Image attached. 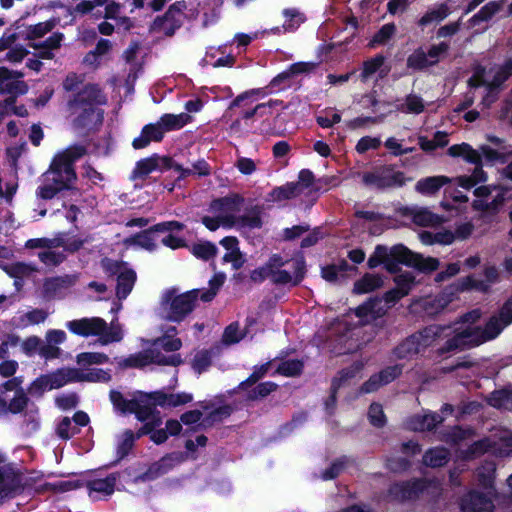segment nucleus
I'll return each mask as SVG.
<instances>
[{
	"label": "nucleus",
	"mask_w": 512,
	"mask_h": 512,
	"mask_svg": "<svg viewBox=\"0 0 512 512\" xmlns=\"http://www.w3.org/2000/svg\"><path fill=\"white\" fill-rule=\"evenodd\" d=\"M110 400L112 401L115 408L123 413L129 412L133 405V400H126L123 395L115 390L110 392Z\"/></svg>",
	"instance_id": "64"
},
{
	"label": "nucleus",
	"mask_w": 512,
	"mask_h": 512,
	"mask_svg": "<svg viewBox=\"0 0 512 512\" xmlns=\"http://www.w3.org/2000/svg\"><path fill=\"white\" fill-rule=\"evenodd\" d=\"M352 267L345 260H341L337 264L328 265L322 268L321 275L322 277L331 283H336L341 279L346 277V273L348 270H351Z\"/></svg>",
	"instance_id": "33"
},
{
	"label": "nucleus",
	"mask_w": 512,
	"mask_h": 512,
	"mask_svg": "<svg viewBox=\"0 0 512 512\" xmlns=\"http://www.w3.org/2000/svg\"><path fill=\"white\" fill-rule=\"evenodd\" d=\"M303 363L300 360L291 359L279 364L276 372L286 377H294L302 372Z\"/></svg>",
	"instance_id": "54"
},
{
	"label": "nucleus",
	"mask_w": 512,
	"mask_h": 512,
	"mask_svg": "<svg viewBox=\"0 0 512 512\" xmlns=\"http://www.w3.org/2000/svg\"><path fill=\"white\" fill-rule=\"evenodd\" d=\"M29 401V397L25 393L24 389L17 390V392L14 394L13 398L9 401V403L6 402V414L22 413L28 406Z\"/></svg>",
	"instance_id": "45"
},
{
	"label": "nucleus",
	"mask_w": 512,
	"mask_h": 512,
	"mask_svg": "<svg viewBox=\"0 0 512 512\" xmlns=\"http://www.w3.org/2000/svg\"><path fill=\"white\" fill-rule=\"evenodd\" d=\"M504 3L505 0L488 2L472 17L471 20L474 23L485 22L490 20L503 8Z\"/></svg>",
	"instance_id": "42"
},
{
	"label": "nucleus",
	"mask_w": 512,
	"mask_h": 512,
	"mask_svg": "<svg viewBox=\"0 0 512 512\" xmlns=\"http://www.w3.org/2000/svg\"><path fill=\"white\" fill-rule=\"evenodd\" d=\"M169 168L180 173L179 178H185L192 174H198L199 176H207L210 174L209 165L205 160H199L193 165V169L184 168L178 163H170Z\"/></svg>",
	"instance_id": "41"
},
{
	"label": "nucleus",
	"mask_w": 512,
	"mask_h": 512,
	"mask_svg": "<svg viewBox=\"0 0 512 512\" xmlns=\"http://www.w3.org/2000/svg\"><path fill=\"white\" fill-rule=\"evenodd\" d=\"M384 313L385 310L381 307V301L378 299L369 300L355 310L356 316L361 318L364 323H369Z\"/></svg>",
	"instance_id": "28"
},
{
	"label": "nucleus",
	"mask_w": 512,
	"mask_h": 512,
	"mask_svg": "<svg viewBox=\"0 0 512 512\" xmlns=\"http://www.w3.org/2000/svg\"><path fill=\"white\" fill-rule=\"evenodd\" d=\"M216 251V247L209 242L198 243L192 246L193 255L203 260L213 258L216 255Z\"/></svg>",
	"instance_id": "60"
},
{
	"label": "nucleus",
	"mask_w": 512,
	"mask_h": 512,
	"mask_svg": "<svg viewBox=\"0 0 512 512\" xmlns=\"http://www.w3.org/2000/svg\"><path fill=\"white\" fill-rule=\"evenodd\" d=\"M463 512H493V503L490 498L473 492L462 508Z\"/></svg>",
	"instance_id": "27"
},
{
	"label": "nucleus",
	"mask_w": 512,
	"mask_h": 512,
	"mask_svg": "<svg viewBox=\"0 0 512 512\" xmlns=\"http://www.w3.org/2000/svg\"><path fill=\"white\" fill-rule=\"evenodd\" d=\"M125 244L139 246L147 250H154L156 248L152 230L149 229L142 231L133 237L127 238L125 240Z\"/></svg>",
	"instance_id": "46"
},
{
	"label": "nucleus",
	"mask_w": 512,
	"mask_h": 512,
	"mask_svg": "<svg viewBox=\"0 0 512 512\" xmlns=\"http://www.w3.org/2000/svg\"><path fill=\"white\" fill-rule=\"evenodd\" d=\"M381 145V139L378 137L364 136L356 144V151L360 154L368 150H376Z\"/></svg>",
	"instance_id": "63"
},
{
	"label": "nucleus",
	"mask_w": 512,
	"mask_h": 512,
	"mask_svg": "<svg viewBox=\"0 0 512 512\" xmlns=\"http://www.w3.org/2000/svg\"><path fill=\"white\" fill-rule=\"evenodd\" d=\"M136 281V273L131 269L120 272L117 278L116 295L119 299H125L133 289Z\"/></svg>",
	"instance_id": "31"
},
{
	"label": "nucleus",
	"mask_w": 512,
	"mask_h": 512,
	"mask_svg": "<svg viewBox=\"0 0 512 512\" xmlns=\"http://www.w3.org/2000/svg\"><path fill=\"white\" fill-rule=\"evenodd\" d=\"M177 333L176 327H169L164 335L152 342V348L146 349L121 360L120 366L124 368H143L150 364L178 366L182 363L179 354L165 356L157 347H162L167 352L178 351L182 347L180 338L172 337Z\"/></svg>",
	"instance_id": "4"
},
{
	"label": "nucleus",
	"mask_w": 512,
	"mask_h": 512,
	"mask_svg": "<svg viewBox=\"0 0 512 512\" xmlns=\"http://www.w3.org/2000/svg\"><path fill=\"white\" fill-rule=\"evenodd\" d=\"M422 352L423 351L414 334L404 340L395 349V354L398 358H412Z\"/></svg>",
	"instance_id": "40"
},
{
	"label": "nucleus",
	"mask_w": 512,
	"mask_h": 512,
	"mask_svg": "<svg viewBox=\"0 0 512 512\" xmlns=\"http://www.w3.org/2000/svg\"><path fill=\"white\" fill-rule=\"evenodd\" d=\"M423 488L424 482L417 480L412 483L396 484L391 488L390 492L396 499L407 500L416 497Z\"/></svg>",
	"instance_id": "29"
},
{
	"label": "nucleus",
	"mask_w": 512,
	"mask_h": 512,
	"mask_svg": "<svg viewBox=\"0 0 512 512\" xmlns=\"http://www.w3.org/2000/svg\"><path fill=\"white\" fill-rule=\"evenodd\" d=\"M394 280L400 296L403 297L409 294L415 284L414 276L409 272L397 275Z\"/></svg>",
	"instance_id": "57"
},
{
	"label": "nucleus",
	"mask_w": 512,
	"mask_h": 512,
	"mask_svg": "<svg viewBox=\"0 0 512 512\" xmlns=\"http://www.w3.org/2000/svg\"><path fill=\"white\" fill-rule=\"evenodd\" d=\"M185 460V457L180 452H174L162 457L159 461L154 462L149 466V468L138 477L140 481H151L154 480L169 470H171L174 466L182 463Z\"/></svg>",
	"instance_id": "17"
},
{
	"label": "nucleus",
	"mask_w": 512,
	"mask_h": 512,
	"mask_svg": "<svg viewBox=\"0 0 512 512\" xmlns=\"http://www.w3.org/2000/svg\"><path fill=\"white\" fill-rule=\"evenodd\" d=\"M450 182L451 179L444 175L425 177L417 181L415 190L422 195H434Z\"/></svg>",
	"instance_id": "25"
},
{
	"label": "nucleus",
	"mask_w": 512,
	"mask_h": 512,
	"mask_svg": "<svg viewBox=\"0 0 512 512\" xmlns=\"http://www.w3.org/2000/svg\"><path fill=\"white\" fill-rule=\"evenodd\" d=\"M63 40V33L54 32L47 39L31 42L29 46L37 52L36 56L38 58L52 60L55 58V52L61 48Z\"/></svg>",
	"instance_id": "18"
},
{
	"label": "nucleus",
	"mask_w": 512,
	"mask_h": 512,
	"mask_svg": "<svg viewBox=\"0 0 512 512\" xmlns=\"http://www.w3.org/2000/svg\"><path fill=\"white\" fill-rule=\"evenodd\" d=\"M29 54V51L22 45H11L3 60L11 64L21 63Z\"/></svg>",
	"instance_id": "58"
},
{
	"label": "nucleus",
	"mask_w": 512,
	"mask_h": 512,
	"mask_svg": "<svg viewBox=\"0 0 512 512\" xmlns=\"http://www.w3.org/2000/svg\"><path fill=\"white\" fill-rule=\"evenodd\" d=\"M78 432V430L73 427L72 425V422L70 420L69 417H64L60 422L59 424L57 425V428H56V433L57 435L63 439V440H68L70 439L72 436H74L76 433Z\"/></svg>",
	"instance_id": "62"
},
{
	"label": "nucleus",
	"mask_w": 512,
	"mask_h": 512,
	"mask_svg": "<svg viewBox=\"0 0 512 512\" xmlns=\"http://www.w3.org/2000/svg\"><path fill=\"white\" fill-rule=\"evenodd\" d=\"M511 323L512 298L507 300L498 314L488 320L484 330L468 327L458 331L452 330L451 326L431 325L414 335L423 352L446 339L445 344L438 349L439 354H444L493 340Z\"/></svg>",
	"instance_id": "2"
},
{
	"label": "nucleus",
	"mask_w": 512,
	"mask_h": 512,
	"mask_svg": "<svg viewBox=\"0 0 512 512\" xmlns=\"http://www.w3.org/2000/svg\"><path fill=\"white\" fill-rule=\"evenodd\" d=\"M67 329L80 337H98L101 345L120 342L123 339V333L120 325L108 324L100 317H84L74 319L66 323Z\"/></svg>",
	"instance_id": "6"
},
{
	"label": "nucleus",
	"mask_w": 512,
	"mask_h": 512,
	"mask_svg": "<svg viewBox=\"0 0 512 512\" xmlns=\"http://www.w3.org/2000/svg\"><path fill=\"white\" fill-rule=\"evenodd\" d=\"M449 458V452L445 448H433L428 450L423 456V463L431 467H441L445 465Z\"/></svg>",
	"instance_id": "43"
},
{
	"label": "nucleus",
	"mask_w": 512,
	"mask_h": 512,
	"mask_svg": "<svg viewBox=\"0 0 512 512\" xmlns=\"http://www.w3.org/2000/svg\"><path fill=\"white\" fill-rule=\"evenodd\" d=\"M109 361V357L101 352H83L77 355L76 362L81 366L93 364H104Z\"/></svg>",
	"instance_id": "51"
},
{
	"label": "nucleus",
	"mask_w": 512,
	"mask_h": 512,
	"mask_svg": "<svg viewBox=\"0 0 512 512\" xmlns=\"http://www.w3.org/2000/svg\"><path fill=\"white\" fill-rule=\"evenodd\" d=\"M21 484L20 474L8 463L6 457L0 452V503Z\"/></svg>",
	"instance_id": "16"
},
{
	"label": "nucleus",
	"mask_w": 512,
	"mask_h": 512,
	"mask_svg": "<svg viewBox=\"0 0 512 512\" xmlns=\"http://www.w3.org/2000/svg\"><path fill=\"white\" fill-rule=\"evenodd\" d=\"M191 121V116L188 113L180 114H164L160 118V125L163 126L165 132L177 130L184 127Z\"/></svg>",
	"instance_id": "36"
},
{
	"label": "nucleus",
	"mask_w": 512,
	"mask_h": 512,
	"mask_svg": "<svg viewBox=\"0 0 512 512\" xmlns=\"http://www.w3.org/2000/svg\"><path fill=\"white\" fill-rule=\"evenodd\" d=\"M77 279V275L67 274L46 278L43 282V293L46 297H55L74 286Z\"/></svg>",
	"instance_id": "21"
},
{
	"label": "nucleus",
	"mask_w": 512,
	"mask_h": 512,
	"mask_svg": "<svg viewBox=\"0 0 512 512\" xmlns=\"http://www.w3.org/2000/svg\"><path fill=\"white\" fill-rule=\"evenodd\" d=\"M224 281V274L214 275L213 278L209 281L210 288L205 292L200 291V299L204 302L211 301L216 296L219 288L223 285Z\"/></svg>",
	"instance_id": "56"
},
{
	"label": "nucleus",
	"mask_w": 512,
	"mask_h": 512,
	"mask_svg": "<svg viewBox=\"0 0 512 512\" xmlns=\"http://www.w3.org/2000/svg\"><path fill=\"white\" fill-rule=\"evenodd\" d=\"M199 298V289L181 294H176L175 290H168L161 298L159 316L163 320L179 323L195 309Z\"/></svg>",
	"instance_id": "7"
},
{
	"label": "nucleus",
	"mask_w": 512,
	"mask_h": 512,
	"mask_svg": "<svg viewBox=\"0 0 512 512\" xmlns=\"http://www.w3.org/2000/svg\"><path fill=\"white\" fill-rule=\"evenodd\" d=\"M244 199L239 195H230L216 199L210 204V211L214 216H204L202 223L210 231L223 227L234 228L238 213L241 212Z\"/></svg>",
	"instance_id": "8"
},
{
	"label": "nucleus",
	"mask_w": 512,
	"mask_h": 512,
	"mask_svg": "<svg viewBox=\"0 0 512 512\" xmlns=\"http://www.w3.org/2000/svg\"><path fill=\"white\" fill-rule=\"evenodd\" d=\"M145 396L148 400L152 401L153 405H158L164 408L179 407L190 403L193 400L192 394L186 392L166 393L164 391H155L150 394H146Z\"/></svg>",
	"instance_id": "19"
},
{
	"label": "nucleus",
	"mask_w": 512,
	"mask_h": 512,
	"mask_svg": "<svg viewBox=\"0 0 512 512\" xmlns=\"http://www.w3.org/2000/svg\"><path fill=\"white\" fill-rule=\"evenodd\" d=\"M56 24L57 21L53 19L29 26L26 32V40L31 43L42 39L55 28Z\"/></svg>",
	"instance_id": "37"
},
{
	"label": "nucleus",
	"mask_w": 512,
	"mask_h": 512,
	"mask_svg": "<svg viewBox=\"0 0 512 512\" xmlns=\"http://www.w3.org/2000/svg\"><path fill=\"white\" fill-rule=\"evenodd\" d=\"M270 365L271 363L267 362L262 365L255 366L252 374L239 384L238 389H246L255 385L268 373Z\"/></svg>",
	"instance_id": "55"
},
{
	"label": "nucleus",
	"mask_w": 512,
	"mask_h": 512,
	"mask_svg": "<svg viewBox=\"0 0 512 512\" xmlns=\"http://www.w3.org/2000/svg\"><path fill=\"white\" fill-rule=\"evenodd\" d=\"M283 14L285 17L283 24L285 31H294L305 21L304 15L297 9H286Z\"/></svg>",
	"instance_id": "53"
},
{
	"label": "nucleus",
	"mask_w": 512,
	"mask_h": 512,
	"mask_svg": "<svg viewBox=\"0 0 512 512\" xmlns=\"http://www.w3.org/2000/svg\"><path fill=\"white\" fill-rule=\"evenodd\" d=\"M399 263L426 272L434 271L439 266V261L436 258H424L420 254L413 253L403 245H395L391 248L378 245L368 259L369 268H376L380 264H384L390 272H393Z\"/></svg>",
	"instance_id": "5"
},
{
	"label": "nucleus",
	"mask_w": 512,
	"mask_h": 512,
	"mask_svg": "<svg viewBox=\"0 0 512 512\" xmlns=\"http://www.w3.org/2000/svg\"><path fill=\"white\" fill-rule=\"evenodd\" d=\"M450 8L447 4L441 3L428 9L425 14L417 21L419 27H425L439 23L448 17Z\"/></svg>",
	"instance_id": "26"
},
{
	"label": "nucleus",
	"mask_w": 512,
	"mask_h": 512,
	"mask_svg": "<svg viewBox=\"0 0 512 512\" xmlns=\"http://www.w3.org/2000/svg\"><path fill=\"white\" fill-rule=\"evenodd\" d=\"M1 268L14 279L28 278L39 272L36 265L26 262H15L10 265L1 266Z\"/></svg>",
	"instance_id": "30"
},
{
	"label": "nucleus",
	"mask_w": 512,
	"mask_h": 512,
	"mask_svg": "<svg viewBox=\"0 0 512 512\" xmlns=\"http://www.w3.org/2000/svg\"><path fill=\"white\" fill-rule=\"evenodd\" d=\"M443 421V418L436 414L415 415L406 422L408 429L412 431H430Z\"/></svg>",
	"instance_id": "24"
},
{
	"label": "nucleus",
	"mask_w": 512,
	"mask_h": 512,
	"mask_svg": "<svg viewBox=\"0 0 512 512\" xmlns=\"http://www.w3.org/2000/svg\"><path fill=\"white\" fill-rule=\"evenodd\" d=\"M412 220L419 226H437L443 222V219L432 213L427 208L413 209L411 212Z\"/></svg>",
	"instance_id": "35"
},
{
	"label": "nucleus",
	"mask_w": 512,
	"mask_h": 512,
	"mask_svg": "<svg viewBox=\"0 0 512 512\" xmlns=\"http://www.w3.org/2000/svg\"><path fill=\"white\" fill-rule=\"evenodd\" d=\"M504 200V191L502 189L492 201L488 202L486 199H476L473 201L472 206L477 211L493 214L496 213L499 207L503 205Z\"/></svg>",
	"instance_id": "44"
},
{
	"label": "nucleus",
	"mask_w": 512,
	"mask_h": 512,
	"mask_svg": "<svg viewBox=\"0 0 512 512\" xmlns=\"http://www.w3.org/2000/svg\"><path fill=\"white\" fill-rule=\"evenodd\" d=\"M396 33V26L394 23H387L373 36L369 43L371 48L377 45H385Z\"/></svg>",
	"instance_id": "48"
},
{
	"label": "nucleus",
	"mask_w": 512,
	"mask_h": 512,
	"mask_svg": "<svg viewBox=\"0 0 512 512\" xmlns=\"http://www.w3.org/2000/svg\"><path fill=\"white\" fill-rule=\"evenodd\" d=\"M62 89L65 93L63 111L72 127L87 132L98 129L108 102L104 89L97 83L85 82V76L75 72L65 76Z\"/></svg>",
	"instance_id": "1"
},
{
	"label": "nucleus",
	"mask_w": 512,
	"mask_h": 512,
	"mask_svg": "<svg viewBox=\"0 0 512 512\" xmlns=\"http://www.w3.org/2000/svg\"><path fill=\"white\" fill-rule=\"evenodd\" d=\"M270 279L275 284L300 283L304 276V262L299 259L284 260L279 255H273L268 260Z\"/></svg>",
	"instance_id": "11"
},
{
	"label": "nucleus",
	"mask_w": 512,
	"mask_h": 512,
	"mask_svg": "<svg viewBox=\"0 0 512 512\" xmlns=\"http://www.w3.org/2000/svg\"><path fill=\"white\" fill-rule=\"evenodd\" d=\"M431 66L426 52L422 48L416 49L407 58V67L413 70H423Z\"/></svg>",
	"instance_id": "49"
},
{
	"label": "nucleus",
	"mask_w": 512,
	"mask_h": 512,
	"mask_svg": "<svg viewBox=\"0 0 512 512\" xmlns=\"http://www.w3.org/2000/svg\"><path fill=\"white\" fill-rule=\"evenodd\" d=\"M61 246H64V239L61 237L32 238L27 240L24 245L26 249H38L39 261L49 269L58 267L66 260V254L60 250Z\"/></svg>",
	"instance_id": "12"
},
{
	"label": "nucleus",
	"mask_w": 512,
	"mask_h": 512,
	"mask_svg": "<svg viewBox=\"0 0 512 512\" xmlns=\"http://www.w3.org/2000/svg\"><path fill=\"white\" fill-rule=\"evenodd\" d=\"M235 222L234 228L241 231L260 229L263 226V208L258 205L247 208L244 213H238Z\"/></svg>",
	"instance_id": "20"
},
{
	"label": "nucleus",
	"mask_w": 512,
	"mask_h": 512,
	"mask_svg": "<svg viewBox=\"0 0 512 512\" xmlns=\"http://www.w3.org/2000/svg\"><path fill=\"white\" fill-rule=\"evenodd\" d=\"M383 285V280L375 274H365L354 283L353 292L356 294L370 293Z\"/></svg>",
	"instance_id": "34"
},
{
	"label": "nucleus",
	"mask_w": 512,
	"mask_h": 512,
	"mask_svg": "<svg viewBox=\"0 0 512 512\" xmlns=\"http://www.w3.org/2000/svg\"><path fill=\"white\" fill-rule=\"evenodd\" d=\"M512 75V59H507L499 66L491 80L487 79L486 68L476 63L472 67V75L468 79L467 84L470 88L485 87L486 90L492 91L499 88Z\"/></svg>",
	"instance_id": "13"
},
{
	"label": "nucleus",
	"mask_w": 512,
	"mask_h": 512,
	"mask_svg": "<svg viewBox=\"0 0 512 512\" xmlns=\"http://www.w3.org/2000/svg\"><path fill=\"white\" fill-rule=\"evenodd\" d=\"M116 485V477L114 475L107 476L104 479H94L87 483L90 495L92 493H101L103 495H111Z\"/></svg>",
	"instance_id": "38"
},
{
	"label": "nucleus",
	"mask_w": 512,
	"mask_h": 512,
	"mask_svg": "<svg viewBox=\"0 0 512 512\" xmlns=\"http://www.w3.org/2000/svg\"><path fill=\"white\" fill-rule=\"evenodd\" d=\"M145 395L141 394L139 399H133L132 409L129 411V413H134L137 419L142 422L149 420L154 412V408L145 403L146 401L151 402Z\"/></svg>",
	"instance_id": "39"
},
{
	"label": "nucleus",
	"mask_w": 512,
	"mask_h": 512,
	"mask_svg": "<svg viewBox=\"0 0 512 512\" xmlns=\"http://www.w3.org/2000/svg\"><path fill=\"white\" fill-rule=\"evenodd\" d=\"M447 154L454 158L461 157L466 162L476 165L472 175L459 176L455 179L456 183L462 188L470 189L478 183L485 182L487 180V175L481 167V157L479 152L468 143L450 146L447 150Z\"/></svg>",
	"instance_id": "10"
},
{
	"label": "nucleus",
	"mask_w": 512,
	"mask_h": 512,
	"mask_svg": "<svg viewBox=\"0 0 512 512\" xmlns=\"http://www.w3.org/2000/svg\"><path fill=\"white\" fill-rule=\"evenodd\" d=\"M412 178L392 165H382L363 173L362 182L366 187L377 190L397 189L406 185Z\"/></svg>",
	"instance_id": "9"
},
{
	"label": "nucleus",
	"mask_w": 512,
	"mask_h": 512,
	"mask_svg": "<svg viewBox=\"0 0 512 512\" xmlns=\"http://www.w3.org/2000/svg\"><path fill=\"white\" fill-rule=\"evenodd\" d=\"M298 186L294 185L293 182L288 183L284 186L277 187L270 193V199L272 201H283L291 198H295L300 195Z\"/></svg>",
	"instance_id": "47"
},
{
	"label": "nucleus",
	"mask_w": 512,
	"mask_h": 512,
	"mask_svg": "<svg viewBox=\"0 0 512 512\" xmlns=\"http://www.w3.org/2000/svg\"><path fill=\"white\" fill-rule=\"evenodd\" d=\"M161 162L165 163V165L168 168L169 164L173 163V161L165 158H160L157 155L141 159L136 163L131 178L133 180L146 178L150 173L160 168Z\"/></svg>",
	"instance_id": "22"
},
{
	"label": "nucleus",
	"mask_w": 512,
	"mask_h": 512,
	"mask_svg": "<svg viewBox=\"0 0 512 512\" xmlns=\"http://www.w3.org/2000/svg\"><path fill=\"white\" fill-rule=\"evenodd\" d=\"M183 13L174 5L162 17H157L150 26L155 34L172 36L182 24Z\"/></svg>",
	"instance_id": "15"
},
{
	"label": "nucleus",
	"mask_w": 512,
	"mask_h": 512,
	"mask_svg": "<svg viewBox=\"0 0 512 512\" xmlns=\"http://www.w3.org/2000/svg\"><path fill=\"white\" fill-rule=\"evenodd\" d=\"M48 315L49 313L45 309L35 308L23 314L20 321L23 326L38 325L45 322Z\"/></svg>",
	"instance_id": "50"
},
{
	"label": "nucleus",
	"mask_w": 512,
	"mask_h": 512,
	"mask_svg": "<svg viewBox=\"0 0 512 512\" xmlns=\"http://www.w3.org/2000/svg\"><path fill=\"white\" fill-rule=\"evenodd\" d=\"M385 57L383 55H376L363 63L361 78L363 81L369 79L374 75L384 64Z\"/></svg>",
	"instance_id": "52"
},
{
	"label": "nucleus",
	"mask_w": 512,
	"mask_h": 512,
	"mask_svg": "<svg viewBox=\"0 0 512 512\" xmlns=\"http://www.w3.org/2000/svg\"><path fill=\"white\" fill-rule=\"evenodd\" d=\"M165 130L160 125V120L155 124L146 125L141 135L133 140V147L135 149L145 148L151 141H161L164 136Z\"/></svg>",
	"instance_id": "23"
},
{
	"label": "nucleus",
	"mask_w": 512,
	"mask_h": 512,
	"mask_svg": "<svg viewBox=\"0 0 512 512\" xmlns=\"http://www.w3.org/2000/svg\"><path fill=\"white\" fill-rule=\"evenodd\" d=\"M244 336L245 332L240 329L239 324L232 323L224 330L222 341L228 345L235 344L243 339Z\"/></svg>",
	"instance_id": "59"
},
{
	"label": "nucleus",
	"mask_w": 512,
	"mask_h": 512,
	"mask_svg": "<svg viewBox=\"0 0 512 512\" xmlns=\"http://www.w3.org/2000/svg\"><path fill=\"white\" fill-rule=\"evenodd\" d=\"M278 388V385L274 382L267 381L262 382L257 385H253L246 389H239L240 391L245 392L246 399L249 401H258L261 400L272 392H274Z\"/></svg>",
	"instance_id": "32"
},
{
	"label": "nucleus",
	"mask_w": 512,
	"mask_h": 512,
	"mask_svg": "<svg viewBox=\"0 0 512 512\" xmlns=\"http://www.w3.org/2000/svg\"><path fill=\"white\" fill-rule=\"evenodd\" d=\"M212 363L211 353L208 350L199 351L193 360V368L198 373L205 371Z\"/></svg>",
	"instance_id": "61"
},
{
	"label": "nucleus",
	"mask_w": 512,
	"mask_h": 512,
	"mask_svg": "<svg viewBox=\"0 0 512 512\" xmlns=\"http://www.w3.org/2000/svg\"><path fill=\"white\" fill-rule=\"evenodd\" d=\"M87 153L84 145H71L59 151L52 159L48 170L42 175L36 196L42 200H51L65 190H75L77 174L74 163Z\"/></svg>",
	"instance_id": "3"
},
{
	"label": "nucleus",
	"mask_w": 512,
	"mask_h": 512,
	"mask_svg": "<svg viewBox=\"0 0 512 512\" xmlns=\"http://www.w3.org/2000/svg\"><path fill=\"white\" fill-rule=\"evenodd\" d=\"M24 73L21 71L10 70L7 67H0V94L16 98L25 95L28 90V84L21 80Z\"/></svg>",
	"instance_id": "14"
}]
</instances>
